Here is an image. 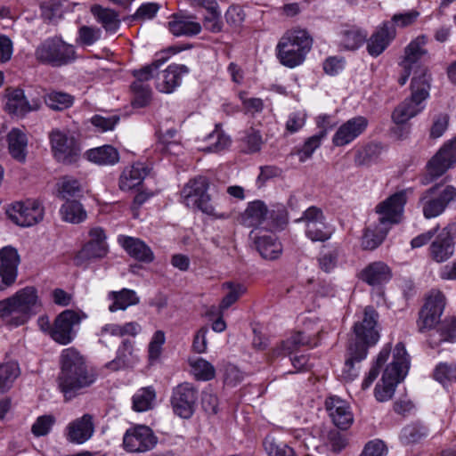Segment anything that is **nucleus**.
<instances>
[{"instance_id":"obj_1","label":"nucleus","mask_w":456,"mask_h":456,"mask_svg":"<svg viewBox=\"0 0 456 456\" xmlns=\"http://www.w3.org/2000/svg\"><path fill=\"white\" fill-rule=\"evenodd\" d=\"M427 43L425 36H419L412 40L404 50L402 67L414 69L411 82V95L401 102L393 111L392 119L397 124H405L424 110L423 102L429 97L431 88V74L428 69L419 65L418 61L427 53L424 48Z\"/></svg>"},{"instance_id":"obj_2","label":"nucleus","mask_w":456,"mask_h":456,"mask_svg":"<svg viewBox=\"0 0 456 456\" xmlns=\"http://www.w3.org/2000/svg\"><path fill=\"white\" fill-rule=\"evenodd\" d=\"M378 312L371 306H367L362 321L354 325L355 341L347 349V356L343 370L345 379L352 380L357 376L354 363H359L367 355L368 346L375 345L379 339L378 329Z\"/></svg>"},{"instance_id":"obj_3","label":"nucleus","mask_w":456,"mask_h":456,"mask_svg":"<svg viewBox=\"0 0 456 456\" xmlns=\"http://www.w3.org/2000/svg\"><path fill=\"white\" fill-rule=\"evenodd\" d=\"M42 306L37 289L28 286L0 301V318L14 326H20L40 313Z\"/></svg>"},{"instance_id":"obj_4","label":"nucleus","mask_w":456,"mask_h":456,"mask_svg":"<svg viewBox=\"0 0 456 456\" xmlns=\"http://www.w3.org/2000/svg\"><path fill=\"white\" fill-rule=\"evenodd\" d=\"M61 358L58 385L65 400L69 401L81 393L86 384V362L84 357L73 347L64 349Z\"/></svg>"},{"instance_id":"obj_5","label":"nucleus","mask_w":456,"mask_h":456,"mask_svg":"<svg viewBox=\"0 0 456 456\" xmlns=\"http://www.w3.org/2000/svg\"><path fill=\"white\" fill-rule=\"evenodd\" d=\"M312 45L313 38L306 30H289L276 46L277 57L283 66L293 69L304 62Z\"/></svg>"},{"instance_id":"obj_6","label":"nucleus","mask_w":456,"mask_h":456,"mask_svg":"<svg viewBox=\"0 0 456 456\" xmlns=\"http://www.w3.org/2000/svg\"><path fill=\"white\" fill-rule=\"evenodd\" d=\"M409 366V355L404 345L400 342L394 349L393 361L386 367L381 382L375 387V397L379 402H386L393 397L396 386L404 379Z\"/></svg>"},{"instance_id":"obj_7","label":"nucleus","mask_w":456,"mask_h":456,"mask_svg":"<svg viewBox=\"0 0 456 456\" xmlns=\"http://www.w3.org/2000/svg\"><path fill=\"white\" fill-rule=\"evenodd\" d=\"M208 180L204 176L190 180L181 191L183 202L189 208H198L203 213L213 216L216 218L226 219L228 215L218 213L211 203L210 196L208 194Z\"/></svg>"},{"instance_id":"obj_8","label":"nucleus","mask_w":456,"mask_h":456,"mask_svg":"<svg viewBox=\"0 0 456 456\" xmlns=\"http://www.w3.org/2000/svg\"><path fill=\"white\" fill-rule=\"evenodd\" d=\"M50 144L54 159L63 165L77 163L81 159L82 146L76 134L68 130L53 129Z\"/></svg>"},{"instance_id":"obj_9","label":"nucleus","mask_w":456,"mask_h":456,"mask_svg":"<svg viewBox=\"0 0 456 456\" xmlns=\"http://www.w3.org/2000/svg\"><path fill=\"white\" fill-rule=\"evenodd\" d=\"M456 200V188L452 185L436 183L426 190L419 198L423 216L427 219L440 216L447 206Z\"/></svg>"},{"instance_id":"obj_10","label":"nucleus","mask_w":456,"mask_h":456,"mask_svg":"<svg viewBox=\"0 0 456 456\" xmlns=\"http://www.w3.org/2000/svg\"><path fill=\"white\" fill-rule=\"evenodd\" d=\"M168 57L166 53H161L151 64L133 71V75L136 78L131 85V89L134 93V99L132 101L134 107L142 108L149 104L151 98V90L144 82L153 78L154 72L167 61Z\"/></svg>"},{"instance_id":"obj_11","label":"nucleus","mask_w":456,"mask_h":456,"mask_svg":"<svg viewBox=\"0 0 456 456\" xmlns=\"http://www.w3.org/2000/svg\"><path fill=\"white\" fill-rule=\"evenodd\" d=\"M296 222L304 224L305 234L313 242H325L334 232L332 226L326 222L323 211L315 206L306 208Z\"/></svg>"},{"instance_id":"obj_12","label":"nucleus","mask_w":456,"mask_h":456,"mask_svg":"<svg viewBox=\"0 0 456 456\" xmlns=\"http://www.w3.org/2000/svg\"><path fill=\"white\" fill-rule=\"evenodd\" d=\"M37 60L53 66L65 65L76 59L74 47L59 38L43 42L35 53Z\"/></svg>"},{"instance_id":"obj_13","label":"nucleus","mask_w":456,"mask_h":456,"mask_svg":"<svg viewBox=\"0 0 456 456\" xmlns=\"http://www.w3.org/2000/svg\"><path fill=\"white\" fill-rule=\"evenodd\" d=\"M446 305V298L440 290H431L419 313L417 327L419 332L430 330L439 322Z\"/></svg>"},{"instance_id":"obj_14","label":"nucleus","mask_w":456,"mask_h":456,"mask_svg":"<svg viewBox=\"0 0 456 456\" xmlns=\"http://www.w3.org/2000/svg\"><path fill=\"white\" fill-rule=\"evenodd\" d=\"M9 218L20 226H32L43 220L44 208L36 200L16 201L6 211Z\"/></svg>"},{"instance_id":"obj_15","label":"nucleus","mask_w":456,"mask_h":456,"mask_svg":"<svg viewBox=\"0 0 456 456\" xmlns=\"http://www.w3.org/2000/svg\"><path fill=\"white\" fill-rule=\"evenodd\" d=\"M199 390L191 383L183 382L173 389L171 405L174 412L183 418L190 419L196 409Z\"/></svg>"},{"instance_id":"obj_16","label":"nucleus","mask_w":456,"mask_h":456,"mask_svg":"<svg viewBox=\"0 0 456 456\" xmlns=\"http://www.w3.org/2000/svg\"><path fill=\"white\" fill-rule=\"evenodd\" d=\"M158 443L153 431L147 426L139 425L126 430L123 437L124 449L128 452H145Z\"/></svg>"},{"instance_id":"obj_17","label":"nucleus","mask_w":456,"mask_h":456,"mask_svg":"<svg viewBox=\"0 0 456 456\" xmlns=\"http://www.w3.org/2000/svg\"><path fill=\"white\" fill-rule=\"evenodd\" d=\"M407 198L404 191L394 193L376 206L379 222L391 227L401 222Z\"/></svg>"},{"instance_id":"obj_18","label":"nucleus","mask_w":456,"mask_h":456,"mask_svg":"<svg viewBox=\"0 0 456 456\" xmlns=\"http://www.w3.org/2000/svg\"><path fill=\"white\" fill-rule=\"evenodd\" d=\"M80 322L81 318L74 311H63L54 320L51 338L61 345L69 344L75 337L74 329Z\"/></svg>"},{"instance_id":"obj_19","label":"nucleus","mask_w":456,"mask_h":456,"mask_svg":"<svg viewBox=\"0 0 456 456\" xmlns=\"http://www.w3.org/2000/svg\"><path fill=\"white\" fill-rule=\"evenodd\" d=\"M20 256L12 247L0 249V291L12 285L18 276Z\"/></svg>"},{"instance_id":"obj_20","label":"nucleus","mask_w":456,"mask_h":456,"mask_svg":"<svg viewBox=\"0 0 456 456\" xmlns=\"http://www.w3.org/2000/svg\"><path fill=\"white\" fill-rule=\"evenodd\" d=\"M368 124V119L362 116L348 119L338 127L333 135V144L342 147L350 143L366 130Z\"/></svg>"},{"instance_id":"obj_21","label":"nucleus","mask_w":456,"mask_h":456,"mask_svg":"<svg viewBox=\"0 0 456 456\" xmlns=\"http://www.w3.org/2000/svg\"><path fill=\"white\" fill-rule=\"evenodd\" d=\"M395 37V27L389 22H384L377 28L369 39H366L368 53L375 58L379 56L388 47Z\"/></svg>"},{"instance_id":"obj_22","label":"nucleus","mask_w":456,"mask_h":456,"mask_svg":"<svg viewBox=\"0 0 456 456\" xmlns=\"http://www.w3.org/2000/svg\"><path fill=\"white\" fill-rule=\"evenodd\" d=\"M154 72L156 88L162 93H172L181 83L182 76L188 73L189 69L185 65L172 64L165 70Z\"/></svg>"},{"instance_id":"obj_23","label":"nucleus","mask_w":456,"mask_h":456,"mask_svg":"<svg viewBox=\"0 0 456 456\" xmlns=\"http://www.w3.org/2000/svg\"><path fill=\"white\" fill-rule=\"evenodd\" d=\"M39 108L40 102L38 100L29 102L26 98L22 89L10 88L6 91L5 109L9 113L22 117Z\"/></svg>"},{"instance_id":"obj_24","label":"nucleus","mask_w":456,"mask_h":456,"mask_svg":"<svg viewBox=\"0 0 456 456\" xmlns=\"http://www.w3.org/2000/svg\"><path fill=\"white\" fill-rule=\"evenodd\" d=\"M452 229V225L444 227L429 247L430 256L437 263L445 262L453 256L454 242L451 235Z\"/></svg>"},{"instance_id":"obj_25","label":"nucleus","mask_w":456,"mask_h":456,"mask_svg":"<svg viewBox=\"0 0 456 456\" xmlns=\"http://www.w3.org/2000/svg\"><path fill=\"white\" fill-rule=\"evenodd\" d=\"M108 254L109 246L104 230L100 227L92 228L87 238V268Z\"/></svg>"},{"instance_id":"obj_26","label":"nucleus","mask_w":456,"mask_h":456,"mask_svg":"<svg viewBox=\"0 0 456 456\" xmlns=\"http://www.w3.org/2000/svg\"><path fill=\"white\" fill-rule=\"evenodd\" d=\"M325 405L335 426L344 430L350 428L353 424L354 417L346 401L337 396H330L326 400Z\"/></svg>"},{"instance_id":"obj_27","label":"nucleus","mask_w":456,"mask_h":456,"mask_svg":"<svg viewBox=\"0 0 456 456\" xmlns=\"http://www.w3.org/2000/svg\"><path fill=\"white\" fill-rule=\"evenodd\" d=\"M118 242L136 261L149 264L154 260V253L151 248L139 238L120 235L118 238Z\"/></svg>"},{"instance_id":"obj_28","label":"nucleus","mask_w":456,"mask_h":456,"mask_svg":"<svg viewBox=\"0 0 456 456\" xmlns=\"http://www.w3.org/2000/svg\"><path fill=\"white\" fill-rule=\"evenodd\" d=\"M316 332H309L306 329L297 331L291 335L288 339L281 341L280 346L274 349L273 354L276 355L291 354L300 346H316L318 338Z\"/></svg>"},{"instance_id":"obj_29","label":"nucleus","mask_w":456,"mask_h":456,"mask_svg":"<svg viewBox=\"0 0 456 456\" xmlns=\"http://www.w3.org/2000/svg\"><path fill=\"white\" fill-rule=\"evenodd\" d=\"M359 278L370 286L386 283L392 278L390 267L382 261L372 262L363 268Z\"/></svg>"},{"instance_id":"obj_30","label":"nucleus","mask_w":456,"mask_h":456,"mask_svg":"<svg viewBox=\"0 0 456 456\" xmlns=\"http://www.w3.org/2000/svg\"><path fill=\"white\" fill-rule=\"evenodd\" d=\"M269 209L261 200L248 204L247 208L240 216L239 222L246 227H257L268 220Z\"/></svg>"},{"instance_id":"obj_31","label":"nucleus","mask_w":456,"mask_h":456,"mask_svg":"<svg viewBox=\"0 0 456 456\" xmlns=\"http://www.w3.org/2000/svg\"><path fill=\"white\" fill-rule=\"evenodd\" d=\"M256 233L254 237V242L256 249L263 258L268 260L277 259L282 252L281 243L273 233Z\"/></svg>"},{"instance_id":"obj_32","label":"nucleus","mask_w":456,"mask_h":456,"mask_svg":"<svg viewBox=\"0 0 456 456\" xmlns=\"http://www.w3.org/2000/svg\"><path fill=\"white\" fill-rule=\"evenodd\" d=\"M192 16H186L182 13H175L168 22L170 32L175 37H192L200 33L201 25L192 20Z\"/></svg>"},{"instance_id":"obj_33","label":"nucleus","mask_w":456,"mask_h":456,"mask_svg":"<svg viewBox=\"0 0 456 456\" xmlns=\"http://www.w3.org/2000/svg\"><path fill=\"white\" fill-rule=\"evenodd\" d=\"M261 124L252 125L241 132L240 147L242 152L253 154L259 152L265 141L260 129Z\"/></svg>"},{"instance_id":"obj_34","label":"nucleus","mask_w":456,"mask_h":456,"mask_svg":"<svg viewBox=\"0 0 456 456\" xmlns=\"http://www.w3.org/2000/svg\"><path fill=\"white\" fill-rule=\"evenodd\" d=\"M138 362L134 354V342L130 339H124L117 351L114 360L106 364V368L117 371L125 368H130Z\"/></svg>"},{"instance_id":"obj_35","label":"nucleus","mask_w":456,"mask_h":456,"mask_svg":"<svg viewBox=\"0 0 456 456\" xmlns=\"http://www.w3.org/2000/svg\"><path fill=\"white\" fill-rule=\"evenodd\" d=\"M456 341V316L444 318L438 328L429 335L428 344L431 347L438 346L442 342Z\"/></svg>"},{"instance_id":"obj_36","label":"nucleus","mask_w":456,"mask_h":456,"mask_svg":"<svg viewBox=\"0 0 456 456\" xmlns=\"http://www.w3.org/2000/svg\"><path fill=\"white\" fill-rule=\"evenodd\" d=\"M446 148H441L427 164V175L421 179L423 185L431 183L435 179L442 176L452 164L444 156Z\"/></svg>"},{"instance_id":"obj_37","label":"nucleus","mask_w":456,"mask_h":456,"mask_svg":"<svg viewBox=\"0 0 456 456\" xmlns=\"http://www.w3.org/2000/svg\"><path fill=\"white\" fill-rule=\"evenodd\" d=\"M108 299L112 302L109 306V311L111 313L118 310L125 311L128 307L140 303V297L137 296L136 292L129 289L110 291L108 293Z\"/></svg>"},{"instance_id":"obj_38","label":"nucleus","mask_w":456,"mask_h":456,"mask_svg":"<svg viewBox=\"0 0 456 456\" xmlns=\"http://www.w3.org/2000/svg\"><path fill=\"white\" fill-rule=\"evenodd\" d=\"M390 228L380 223L372 227H367L364 229L361 246L364 250H374L379 247L387 237Z\"/></svg>"},{"instance_id":"obj_39","label":"nucleus","mask_w":456,"mask_h":456,"mask_svg":"<svg viewBox=\"0 0 456 456\" xmlns=\"http://www.w3.org/2000/svg\"><path fill=\"white\" fill-rule=\"evenodd\" d=\"M8 149L13 159L24 162L27 156L28 138L23 130L12 128L8 135Z\"/></svg>"},{"instance_id":"obj_40","label":"nucleus","mask_w":456,"mask_h":456,"mask_svg":"<svg viewBox=\"0 0 456 456\" xmlns=\"http://www.w3.org/2000/svg\"><path fill=\"white\" fill-rule=\"evenodd\" d=\"M146 175L145 169L141 164L126 167L119 177V188L122 191H130L140 185Z\"/></svg>"},{"instance_id":"obj_41","label":"nucleus","mask_w":456,"mask_h":456,"mask_svg":"<svg viewBox=\"0 0 456 456\" xmlns=\"http://www.w3.org/2000/svg\"><path fill=\"white\" fill-rule=\"evenodd\" d=\"M87 159L97 165H115L119 160V154L113 146L103 145L87 151Z\"/></svg>"},{"instance_id":"obj_42","label":"nucleus","mask_w":456,"mask_h":456,"mask_svg":"<svg viewBox=\"0 0 456 456\" xmlns=\"http://www.w3.org/2000/svg\"><path fill=\"white\" fill-rule=\"evenodd\" d=\"M340 44L347 50L359 48L367 37V32L355 26H346L340 31Z\"/></svg>"},{"instance_id":"obj_43","label":"nucleus","mask_w":456,"mask_h":456,"mask_svg":"<svg viewBox=\"0 0 456 456\" xmlns=\"http://www.w3.org/2000/svg\"><path fill=\"white\" fill-rule=\"evenodd\" d=\"M91 12L97 21L100 22L107 31L114 32L118 28L119 20L114 11L102 8L100 5H93Z\"/></svg>"},{"instance_id":"obj_44","label":"nucleus","mask_w":456,"mask_h":456,"mask_svg":"<svg viewBox=\"0 0 456 456\" xmlns=\"http://www.w3.org/2000/svg\"><path fill=\"white\" fill-rule=\"evenodd\" d=\"M45 104L52 110H63L72 106L74 97L67 93L51 91L44 96Z\"/></svg>"},{"instance_id":"obj_45","label":"nucleus","mask_w":456,"mask_h":456,"mask_svg":"<svg viewBox=\"0 0 456 456\" xmlns=\"http://www.w3.org/2000/svg\"><path fill=\"white\" fill-rule=\"evenodd\" d=\"M60 213L64 221L78 224L84 220L83 205L77 200H67L61 208Z\"/></svg>"},{"instance_id":"obj_46","label":"nucleus","mask_w":456,"mask_h":456,"mask_svg":"<svg viewBox=\"0 0 456 456\" xmlns=\"http://www.w3.org/2000/svg\"><path fill=\"white\" fill-rule=\"evenodd\" d=\"M191 372L198 380H211L215 378V367L203 358L191 359L189 361Z\"/></svg>"},{"instance_id":"obj_47","label":"nucleus","mask_w":456,"mask_h":456,"mask_svg":"<svg viewBox=\"0 0 456 456\" xmlns=\"http://www.w3.org/2000/svg\"><path fill=\"white\" fill-rule=\"evenodd\" d=\"M20 374L16 362H11L0 365V394L9 390Z\"/></svg>"},{"instance_id":"obj_48","label":"nucleus","mask_w":456,"mask_h":456,"mask_svg":"<svg viewBox=\"0 0 456 456\" xmlns=\"http://www.w3.org/2000/svg\"><path fill=\"white\" fill-rule=\"evenodd\" d=\"M66 437L73 444H81L86 442V414L69 423Z\"/></svg>"},{"instance_id":"obj_49","label":"nucleus","mask_w":456,"mask_h":456,"mask_svg":"<svg viewBox=\"0 0 456 456\" xmlns=\"http://www.w3.org/2000/svg\"><path fill=\"white\" fill-rule=\"evenodd\" d=\"M155 397V391L151 387L141 388L133 396V410L142 412L151 409Z\"/></svg>"},{"instance_id":"obj_50","label":"nucleus","mask_w":456,"mask_h":456,"mask_svg":"<svg viewBox=\"0 0 456 456\" xmlns=\"http://www.w3.org/2000/svg\"><path fill=\"white\" fill-rule=\"evenodd\" d=\"M326 136V131H320L317 134L309 137L300 149L294 151L300 162H305L310 159L316 149L321 145L322 140Z\"/></svg>"},{"instance_id":"obj_51","label":"nucleus","mask_w":456,"mask_h":456,"mask_svg":"<svg viewBox=\"0 0 456 456\" xmlns=\"http://www.w3.org/2000/svg\"><path fill=\"white\" fill-rule=\"evenodd\" d=\"M391 353V346L390 344L386 345L382 350L379 352L375 364L370 370L368 376L362 381V387L363 389H367L373 383V381L377 379L379 374L380 368L383 364L387 361Z\"/></svg>"},{"instance_id":"obj_52","label":"nucleus","mask_w":456,"mask_h":456,"mask_svg":"<svg viewBox=\"0 0 456 456\" xmlns=\"http://www.w3.org/2000/svg\"><path fill=\"white\" fill-rule=\"evenodd\" d=\"M42 17L45 20L56 23L61 19L63 9L61 4L54 0H48L41 4Z\"/></svg>"},{"instance_id":"obj_53","label":"nucleus","mask_w":456,"mask_h":456,"mask_svg":"<svg viewBox=\"0 0 456 456\" xmlns=\"http://www.w3.org/2000/svg\"><path fill=\"white\" fill-rule=\"evenodd\" d=\"M379 154V147L378 144L370 143L357 150L354 156V163L356 166H366L376 159Z\"/></svg>"},{"instance_id":"obj_54","label":"nucleus","mask_w":456,"mask_h":456,"mask_svg":"<svg viewBox=\"0 0 456 456\" xmlns=\"http://www.w3.org/2000/svg\"><path fill=\"white\" fill-rule=\"evenodd\" d=\"M288 213L284 206L276 205L269 209L266 227L269 229H277L287 224Z\"/></svg>"},{"instance_id":"obj_55","label":"nucleus","mask_w":456,"mask_h":456,"mask_svg":"<svg viewBox=\"0 0 456 456\" xmlns=\"http://www.w3.org/2000/svg\"><path fill=\"white\" fill-rule=\"evenodd\" d=\"M428 435L427 428L418 424L408 425L401 432V439L403 443L413 444L420 441Z\"/></svg>"},{"instance_id":"obj_56","label":"nucleus","mask_w":456,"mask_h":456,"mask_svg":"<svg viewBox=\"0 0 456 456\" xmlns=\"http://www.w3.org/2000/svg\"><path fill=\"white\" fill-rule=\"evenodd\" d=\"M225 286L229 289V292L222 299L219 308L221 311L228 309L232 304H234L240 296H242L246 289L241 284H234L232 282L225 283Z\"/></svg>"},{"instance_id":"obj_57","label":"nucleus","mask_w":456,"mask_h":456,"mask_svg":"<svg viewBox=\"0 0 456 456\" xmlns=\"http://www.w3.org/2000/svg\"><path fill=\"white\" fill-rule=\"evenodd\" d=\"M56 419L53 415L39 416L31 427V432L35 436H46L52 429Z\"/></svg>"},{"instance_id":"obj_58","label":"nucleus","mask_w":456,"mask_h":456,"mask_svg":"<svg viewBox=\"0 0 456 456\" xmlns=\"http://www.w3.org/2000/svg\"><path fill=\"white\" fill-rule=\"evenodd\" d=\"M338 255V249L321 253L318 257V265L320 269L327 273L332 272L337 267Z\"/></svg>"},{"instance_id":"obj_59","label":"nucleus","mask_w":456,"mask_h":456,"mask_svg":"<svg viewBox=\"0 0 456 456\" xmlns=\"http://www.w3.org/2000/svg\"><path fill=\"white\" fill-rule=\"evenodd\" d=\"M208 14L204 18L203 25L205 28L212 33H219L223 28L218 5L213 9L208 10Z\"/></svg>"},{"instance_id":"obj_60","label":"nucleus","mask_w":456,"mask_h":456,"mask_svg":"<svg viewBox=\"0 0 456 456\" xmlns=\"http://www.w3.org/2000/svg\"><path fill=\"white\" fill-rule=\"evenodd\" d=\"M80 192V185L76 179L64 178L58 183V193L62 199L75 197Z\"/></svg>"},{"instance_id":"obj_61","label":"nucleus","mask_w":456,"mask_h":456,"mask_svg":"<svg viewBox=\"0 0 456 456\" xmlns=\"http://www.w3.org/2000/svg\"><path fill=\"white\" fill-rule=\"evenodd\" d=\"M264 445L270 456H297L293 448L286 444H277L273 440H265Z\"/></svg>"},{"instance_id":"obj_62","label":"nucleus","mask_w":456,"mask_h":456,"mask_svg":"<svg viewBox=\"0 0 456 456\" xmlns=\"http://www.w3.org/2000/svg\"><path fill=\"white\" fill-rule=\"evenodd\" d=\"M240 99L246 113L255 115L260 113L264 109V102L260 98L247 97L246 93H240Z\"/></svg>"},{"instance_id":"obj_63","label":"nucleus","mask_w":456,"mask_h":456,"mask_svg":"<svg viewBox=\"0 0 456 456\" xmlns=\"http://www.w3.org/2000/svg\"><path fill=\"white\" fill-rule=\"evenodd\" d=\"M118 121L119 118L118 116L105 118L101 115H95L91 118V123L101 132L112 130Z\"/></svg>"},{"instance_id":"obj_64","label":"nucleus","mask_w":456,"mask_h":456,"mask_svg":"<svg viewBox=\"0 0 456 456\" xmlns=\"http://www.w3.org/2000/svg\"><path fill=\"white\" fill-rule=\"evenodd\" d=\"M387 447L381 440L370 441L363 448L360 456H384Z\"/></svg>"}]
</instances>
